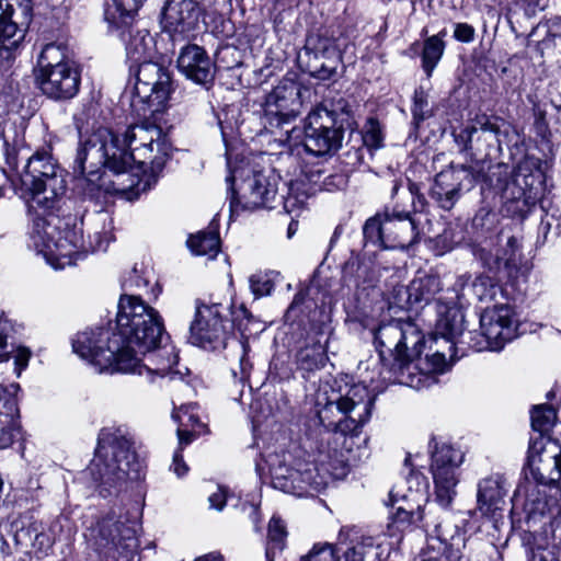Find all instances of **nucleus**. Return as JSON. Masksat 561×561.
<instances>
[{
  "mask_svg": "<svg viewBox=\"0 0 561 561\" xmlns=\"http://www.w3.org/2000/svg\"><path fill=\"white\" fill-rule=\"evenodd\" d=\"M161 336L158 310L139 296L122 295L116 314V331L87 330L73 340V352L99 373H128L138 366L130 344L140 351L153 347Z\"/></svg>",
  "mask_w": 561,
  "mask_h": 561,
  "instance_id": "f257e3e1",
  "label": "nucleus"
},
{
  "mask_svg": "<svg viewBox=\"0 0 561 561\" xmlns=\"http://www.w3.org/2000/svg\"><path fill=\"white\" fill-rule=\"evenodd\" d=\"M375 394L364 383H350L345 379H333L320 385L316 394L317 415L320 423L333 432L334 448L342 455L350 451L348 440L357 437L371 417Z\"/></svg>",
  "mask_w": 561,
  "mask_h": 561,
  "instance_id": "f03ea898",
  "label": "nucleus"
},
{
  "mask_svg": "<svg viewBox=\"0 0 561 561\" xmlns=\"http://www.w3.org/2000/svg\"><path fill=\"white\" fill-rule=\"evenodd\" d=\"M31 240L47 263L58 270L72 265L81 253L105 251L113 236L110 230L95 231L84 240L81 229L71 228L49 214L33 220Z\"/></svg>",
  "mask_w": 561,
  "mask_h": 561,
  "instance_id": "7ed1b4c3",
  "label": "nucleus"
},
{
  "mask_svg": "<svg viewBox=\"0 0 561 561\" xmlns=\"http://www.w3.org/2000/svg\"><path fill=\"white\" fill-rule=\"evenodd\" d=\"M141 465L130 433L123 427H105L98 437L95 456L87 473L91 476L100 493L111 494L127 480L140 477Z\"/></svg>",
  "mask_w": 561,
  "mask_h": 561,
  "instance_id": "20e7f679",
  "label": "nucleus"
},
{
  "mask_svg": "<svg viewBox=\"0 0 561 561\" xmlns=\"http://www.w3.org/2000/svg\"><path fill=\"white\" fill-rule=\"evenodd\" d=\"M165 136L156 125L129 126L121 140L110 128L98 127L88 135V153L92 164L110 163L115 174L126 173L136 159L152 158L148 147Z\"/></svg>",
  "mask_w": 561,
  "mask_h": 561,
  "instance_id": "39448f33",
  "label": "nucleus"
},
{
  "mask_svg": "<svg viewBox=\"0 0 561 561\" xmlns=\"http://www.w3.org/2000/svg\"><path fill=\"white\" fill-rule=\"evenodd\" d=\"M375 343L381 360L393 358L391 380L411 388H420L422 374L413 373V362L422 354L424 334L412 321L396 320L382 324L375 333Z\"/></svg>",
  "mask_w": 561,
  "mask_h": 561,
  "instance_id": "423d86ee",
  "label": "nucleus"
},
{
  "mask_svg": "<svg viewBox=\"0 0 561 561\" xmlns=\"http://www.w3.org/2000/svg\"><path fill=\"white\" fill-rule=\"evenodd\" d=\"M66 174L48 152H36L28 158L24 171L13 182L15 193L36 213L58 207L66 192Z\"/></svg>",
  "mask_w": 561,
  "mask_h": 561,
  "instance_id": "0eeeda50",
  "label": "nucleus"
},
{
  "mask_svg": "<svg viewBox=\"0 0 561 561\" xmlns=\"http://www.w3.org/2000/svg\"><path fill=\"white\" fill-rule=\"evenodd\" d=\"M36 83L44 95L55 101L75 98L80 88V71L69 58L64 43L46 44L38 56Z\"/></svg>",
  "mask_w": 561,
  "mask_h": 561,
  "instance_id": "6e6552de",
  "label": "nucleus"
},
{
  "mask_svg": "<svg viewBox=\"0 0 561 561\" xmlns=\"http://www.w3.org/2000/svg\"><path fill=\"white\" fill-rule=\"evenodd\" d=\"M264 463L271 477L273 488L296 496L311 495L318 492L324 480L310 462L295 460L285 450L267 453Z\"/></svg>",
  "mask_w": 561,
  "mask_h": 561,
  "instance_id": "1a4fd4ad",
  "label": "nucleus"
},
{
  "mask_svg": "<svg viewBox=\"0 0 561 561\" xmlns=\"http://www.w3.org/2000/svg\"><path fill=\"white\" fill-rule=\"evenodd\" d=\"M416 221L409 213L385 211L366 221L365 239L383 249H404L419 239Z\"/></svg>",
  "mask_w": 561,
  "mask_h": 561,
  "instance_id": "9d476101",
  "label": "nucleus"
},
{
  "mask_svg": "<svg viewBox=\"0 0 561 561\" xmlns=\"http://www.w3.org/2000/svg\"><path fill=\"white\" fill-rule=\"evenodd\" d=\"M88 135L81 140L78 149L75 173L76 186L81 190L82 193L89 197L98 196V192L101 190L116 193L126 194L129 198V194L138 195L140 191H145L146 186L139 187L141 184L140 180H136L126 173H121V178L116 174L117 181L112 182V186H107L105 183L104 174L101 173V169L106 168L110 171H115L110 167V163H103L100 165L92 164V160L88 153Z\"/></svg>",
  "mask_w": 561,
  "mask_h": 561,
  "instance_id": "9b49d317",
  "label": "nucleus"
},
{
  "mask_svg": "<svg viewBox=\"0 0 561 561\" xmlns=\"http://www.w3.org/2000/svg\"><path fill=\"white\" fill-rule=\"evenodd\" d=\"M225 308L221 304L196 301L194 319L190 325L188 342L207 351H216L226 346L227 322Z\"/></svg>",
  "mask_w": 561,
  "mask_h": 561,
  "instance_id": "f8f14e48",
  "label": "nucleus"
},
{
  "mask_svg": "<svg viewBox=\"0 0 561 561\" xmlns=\"http://www.w3.org/2000/svg\"><path fill=\"white\" fill-rule=\"evenodd\" d=\"M306 89L297 81L285 78L265 96L263 117L271 127H282L301 112Z\"/></svg>",
  "mask_w": 561,
  "mask_h": 561,
  "instance_id": "ddd939ff",
  "label": "nucleus"
},
{
  "mask_svg": "<svg viewBox=\"0 0 561 561\" xmlns=\"http://www.w3.org/2000/svg\"><path fill=\"white\" fill-rule=\"evenodd\" d=\"M280 178L274 171L255 172L244 179L238 191L232 188L230 208L232 213L240 209H255L259 207H273L278 193Z\"/></svg>",
  "mask_w": 561,
  "mask_h": 561,
  "instance_id": "4468645a",
  "label": "nucleus"
},
{
  "mask_svg": "<svg viewBox=\"0 0 561 561\" xmlns=\"http://www.w3.org/2000/svg\"><path fill=\"white\" fill-rule=\"evenodd\" d=\"M335 115L323 106L313 108L305 119V141L307 151L322 156L335 151L342 144L343 134L335 127Z\"/></svg>",
  "mask_w": 561,
  "mask_h": 561,
  "instance_id": "2eb2a0df",
  "label": "nucleus"
},
{
  "mask_svg": "<svg viewBox=\"0 0 561 561\" xmlns=\"http://www.w3.org/2000/svg\"><path fill=\"white\" fill-rule=\"evenodd\" d=\"M171 78L160 64L142 61L138 66L135 82L136 98L153 113L161 112L170 96Z\"/></svg>",
  "mask_w": 561,
  "mask_h": 561,
  "instance_id": "dca6fc26",
  "label": "nucleus"
},
{
  "mask_svg": "<svg viewBox=\"0 0 561 561\" xmlns=\"http://www.w3.org/2000/svg\"><path fill=\"white\" fill-rule=\"evenodd\" d=\"M463 461V454L450 445L437 446L432 455L431 470L435 483L436 501L447 507L456 495L458 469Z\"/></svg>",
  "mask_w": 561,
  "mask_h": 561,
  "instance_id": "f3484780",
  "label": "nucleus"
},
{
  "mask_svg": "<svg viewBox=\"0 0 561 561\" xmlns=\"http://www.w3.org/2000/svg\"><path fill=\"white\" fill-rule=\"evenodd\" d=\"M481 333L491 351H501L517 336L518 319L510 305L488 307L480 316Z\"/></svg>",
  "mask_w": 561,
  "mask_h": 561,
  "instance_id": "a211bd4d",
  "label": "nucleus"
},
{
  "mask_svg": "<svg viewBox=\"0 0 561 561\" xmlns=\"http://www.w3.org/2000/svg\"><path fill=\"white\" fill-rule=\"evenodd\" d=\"M415 482L416 488L408 486L405 483L397 484L390 491V504L396 508L394 518L397 523L417 524L423 520L422 507L427 503V483L422 474L413 473L407 483Z\"/></svg>",
  "mask_w": 561,
  "mask_h": 561,
  "instance_id": "6ab92c4d",
  "label": "nucleus"
},
{
  "mask_svg": "<svg viewBox=\"0 0 561 561\" xmlns=\"http://www.w3.org/2000/svg\"><path fill=\"white\" fill-rule=\"evenodd\" d=\"M158 317L161 323L159 341H157L153 347L146 351H140L135 344H130V353L137 357L138 366L127 374H147L150 380H153L154 376H165L178 364V355L174 352V347L164 343V341L169 340V336L165 333L163 319L159 312Z\"/></svg>",
  "mask_w": 561,
  "mask_h": 561,
  "instance_id": "aec40b11",
  "label": "nucleus"
},
{
  "mask_svg": "<svg viewBox=\"0 0 561 561\" xmlns=\"http://www.w3.org/2000/svg\"><path fill=\"white\" fill-rule=\"evenodd\" d=\"M30 0H0V48L18 47L31 22Z\"/></svg>",
  "mask_w": 561,
  "mask_h": 561,
  "instance_id": "412c9836",
  "label": "nucleus"
},
{
  "mask_svg": "<svg viewBox=\"0 0 561 561\" xmlns=\"http://www.w3.org/2000/svg\"><path fill=\"white\" fill-rule=\"evenodd\" d=\"M201 8L195 0H167L161 13V25L174 39L185 38L197 28Z\"/></svg>",
  "mask_w": 561,
  "mask_h": 561,
  "instance_id": "4be33fe9",
  "label": "nucleus"
},
{
  "mask_svg": "<svg viewBox=\"0 0 561 561\" xmlns=\"http://www.w3.org/2000/svg\"><path fill=\"white\" fill-rule=\"evenodd\" d=\"M465 182L472 184L471 171L465 165L450 167L436 175L431 196L440 208L450 210L458 202Z\"/></svg>",
  "mask_w": 561,
  "mask_h": 561,
  "instance_id": "5701e85b",
  "label": "nucleus"
},
{
  "mask_svg": "<svg viewBox=\"0 0 561 561\" xmlns=\"http://www.w3.org/2000/svg\"><path fill=\"white\" fill-rule=\"evenodd\" d=\"M459 295L439 297L437 304V321L435 325L436 334L440 335L446 342H453L462 334L465 330V317L460 308L454 301Z\"/></svg>",
  "mask_w": 561,
  "mask_h": 561,
  "instance_id": "b1692460",
  "label": "nucleus"
},
{
  "mask_svg": "<svg viewBox=\"0 0 561 561\" xmlns=\"http://www.w3.org/2000/svg\"><path fill=\"white\" fill-rule=\"evenodd\" d=\"M178 68L185 77L197 83H205L213 77V64L206 51L197 45L182 49L178 58Z\"/></svg>",
  "mask_w": 561,
  "mask_h": 561,
  "instance_id": "393cba45",
  "label": "nucleus"
},
{
  "mask_svg": "<svg viewBox=\"0 0 561 561\" xmlns=\"http://www.w3.org/2000/svg\"><path fill=\"white\" fill-rule=\"evenodd\" d=\"M501 476H493L483 479L478 485V510L482 515H492L501 508L505 496V490Z\"/></svg>",
  "mask_w": 561,
  "mask_h": 561,
  "instance_id": "a878e982",
  "label": "nucleus"
},
{
  "mask_svg": "<svg viewBox=\"0 0 561 561\" xmlns=\"http://www.w3.org/2000/svg\"><path fill=\"white\" fill-rule=\"evenodd\" d=\"M442 289V283L436 275L415 277L407 288L408 302L411 306L428 304Z\"/></svg>",
  "mask_w": 561,
  "mask_h": 561,
  "instance_id": "bb28decb",
  "label": "nucleus"
},
{
  "mask_svg": "<svg viewBox=\"0 0 561 561\" xmlns=\"http://www.w3.org/2000/svg\"><path fill=\"white\" fill-rule=\"evenodd\" d=\"M547 485L558 486L559 482L556 479H547L546 484L536 482V485H531L530 482H528L527 485L519 486V492L523 488L526 489V506L533 514L545 515L550 513L552 507L557 504L556 500L547 495Z\"/></svg>",
  "mask_w": 561,
  "mask_h": 561,
  "instance_id": "cd10ccee",
  "label": "nucleus"
},
{
  "mask_svg": "<svg viewBox=\"0 0 561 561\" xmlns=\"http://www.w3.org/2000/svg\"><path fill=\"white\" fill-rule=\"evenodd\" d=\"M341 53L334 43L329 39H320L317 46L316 59L320 61L319 67H314V72L321 78L332 76L341 62Z\"/></svg>",
  "mask_w": 561,
  "mask_h": 561,
  "instance_id": "c85d7f7f",
  "label": "nucleus"
},
{
  "mask_svg": "<svg viewBox=\"0 0 561 561\" xmlns=\"http://www.w3.org/2000/svg\"><path fill=\"white\" fill-rule=\"evenodd\" d=\"M382 554L381 542L364 536L344 553V561H381Z\"/></svg>",
  "mask_w": 561,
  "mask_h": 561,
  "instance_id": "c756f323",
  "label": "nucleus"
},
{
  "mask_svg": "<svg viewBox=\"0 0 561 561\" xmlns=\"http://www.w3.org/2000/svg\"><path fill=\"white\" fill-rule=\"evenodd\" d=\"M113 5L105 12L106 21L116 26L124 27L130 24L135 14L145 0H112Z\"/></svg>",
  "mask_w": 561,
  "mask_h": 561,
  "instance_id": "7c9ffc66",
  "label": "nucleus"
},
{
  "mask_svg": "<svg viewBox=\"0 0 561 561\" xmlns=\"http://www.w3.org/2000/svg\"><path fill=\"white\" fill-rule=\"evenodd\" d=\"M151 149L152 158L136 159L133 163H137L141 168H149L152 173L160 172L171 157L172 147L167 136L157 140L153 146L148 147Z\"/></svg>",
  "mask_w": 561,
  "mask_h": 561,
  "instance_id": "2f4dec72",
  "label": "nucleus"
},
{
  "mask_svg": "<svg viewBox=\"0 0 561 561\" xmlns=\"http://www.w3.org/2000/svg\"><path fill=\"white\" fill-rule=\"evenodd\" d=\"M153 50V38L146 31H137L130 35V38L126 45L127 57L134 61L139 62L147 61L146 58L150 57Z\"/></svg>",
  "mask_w": 561,
  "mask_h": 561,
  "instance_id": "473e14b6",
  "label": "nucleus"
},
{
  "mask_svg": "<svg viewBox=\"0 0 561 561\" xmlns=\"http://www.w3.org/2000/svg\"><path fill=\"white\" fill-rule=\"evenodd\" d=\"M187 245L195 255L215 257L220 248L219 234L216 231H201L188 238Z\"/></svg>",
  "mask_w": 561,
  "mask_h": 561,
  "instance_id": "72a5a7b5",
  "label": "nucleus"
},
{
  "mask_svg": "<svg viewBox=\"0 0 561 561\" xmlns=\"http://www.w3.org/2000/svg\"><path fill=\"white\" fill-rule=\"evenodd\" d=\"M458 553L445 540L434 537L428 539L426 551L415 561H457Z\"/></svg>",
  "mask_w": 561,
  "mask_h": 561,
  "instance_id": "f704fd0d",
  "label": "nucleus"
},
{
  "mask_svg": "<svg viewBox=\"0 0 561 561\" xmlns=\"http://www.w3.org/2000/svg\"><path fill=\"white\" fill-rule=\"evenodd\" d=\"M479 301H491L501 290L499 284L488 275L477 276L466 288Z\"/></svg>",
  "mask_w": 561,
  "mask_h": 561,
  "instance_id": "c9c22d12",
  "label": "nucleus"
},
{
  "mask_svg": "<svg viewBox=\"0 0 561 561\" xmlns=\"http://www.w3.org/2000/svg\"><path fill=\"white\" fill-rule=\"evenodd\" d=\"M287 531L284 522L278 517H273L268 524L267 561H274L275 552L284 549Z\"/></svg>",
  "mask_w": 561,
  "mask_h": 561,
  "instance_id": "e433bc0d",
  "label": "nucleus"
},
{
  "mask_svg": "<svg viewBox=\"0 0 561 561\" xmlns=\"http://www.w3.org/2000/svg\"><path fill=\"white\" fill-rule=\"evenodd\" d=\"M327 355L321 345H314L301 350L297 355L299 369L304 371H313L325 365Z\"/></svg>",
  "mask_w": 561,
  "mask_h": 561,
  "instance_id": "4c0bfd02",
  "label": "nucleus"
},
{
  "mask_svg": "<svg viewBox=\"0 0 561 561\" xmlns=\"http://www.w3.org/2000/svg\"><path fill=\"white\" fill-rule=\"evenodd\" d=\"M416 360L419 362H413L412 371L422 374V380L426 374L443 373L447 367L446 355L439 351H435L431 355L427 354L424 359L419 357Z\"/></svg>",
  "mask_w": 561,
  "mask_h": 561,
  "instance_id": "58836bf2",
  "label": "nucleus"
},
{
  "mask_svg": "<svg viewBox=\"0 0 561 561\" xmlns=\"http://www.w3.org/2000/svg\"><path fill=\"white\" fill-rule=\"evenodd\" d=\"M444 42L438 36L428 37L423 48V67L430 76L444 53Z\"/></svg>",
  "mask_w": 561,
  "mask_h": 561,
  "instance_id": "ea45409f",
  "label": "nucleus"
},
{
  "mask_svg": "<svg viewBox=\"0 0 561 561\" xmlns=\"http://www.w3.org/2000/svg\"><path fill=\"white\" fill-rule=\"evenodd\" d=\"M557 420L556 410L549 404L536 405L531 411V426L540 433L548 432Z\"/></svg>",
  "mask_w": 561,
  "mask_h": 561,
  "instance_id": "a19ab883",
  "label": "nucleus"
},
{
  "mask_svg": "<svg viewBox=\"0 0 561 561\" xmlns=\"http://www.w3.org/2000/svg\"><path fill=\"white\" fill-rule=\"evenodd\" d=\"M309 195L302 191V183L291 182L288 187L287 196L284 197V208L288 214H296L301 210L307 203Z\"/></svg>",
  "mask_w": 561,
  "mask_h": 561,
  "instance_id": "79ce46f5",
  "label": "nucleus"
},
{
  "mask_svg": "<svg viewBox=\"0 0 561 561\" xmlns=\"http://www.w3.org/2000/svg\"><path fill=\"white\" fill-rule=\"evenodd\" d=\"M432 115L433 111L430 107L427 94L422 89L415 90L412 105L413 124L417 128L422 122Z\"/></svg>",
  "mask_w": 561,
  "mask_h": 561,
  "instance_id": "37998d69",
  "label": "nucleus"
},
{
  "mask_svg": "<svg viewBox=\"0 0 561 561\" xmlns=\"http://www.w3.org/2000/svg\"><path fill=\"white\" fill-rule=\"evenodd\" d=\"M543 450V453H547V449L542 446L541 442H535L528 451V467H529V473L530 478L540 484L547 483V477L541 471L539 463L542 461L540 457V451Z\"/></svg>",
  "mask_w": 561,
  "mask_h": 561,
  "instance_id": "c03bdc74",
  "label": "nucleus"
},
{
  "mask_svg": "<svg viewBox=\"0 0 561 561\" xmlns=\"http://www.w3.org/2000/svg\"><path fill=\"white\" fill-rule=\"evenodd\" d=\"M195 411L196 405L194 404L181 405L179 409H174L172 417L181 427L197 430V427H202L203 425Z\"/></svg>",
  "mask_w": 561,
  "mask_h": 561,
  "instance_id": "a18cd8bd",
  "label": "nucleus"
},
{
  "mask_svg": "<svg viewBox=\"0 0 561 561\" xmlns=\"http://www.w3.org/2000/svg\"><path fill=\"white\" fill-rule=\"evenodd\" d=\"M382 134L379 123L369 118L365 125L363 133L364 145L369 149H379L382 146Z\"/></svg>",
  "mask_w": 561,
  "mask_h": 561,
  "instance_id": "49530a36",
  "label": "nucleus"
},
{
  "mask_svg": "<svg viewBox=\"0 0 561 561\" xmlns=\"http://www.w3.org/2000/svg\"><path fill=\"white\" fill-rule=\"evenodd\" d=\"M300 561H340L334 547L330 543H317Z\"/></svg>",
  "mask_w": 561,
  "mask_h": 561,
  "instance_id": "de8ad7c7",
  "label": "nucleus"
},
{
  "mask_svg": "<svg viewBox=\"0 0 561 561\" xmlns=\"http://www.w3.org/2000/svg\"><path fill=\"white\" fill-rule=\"evenodd\" d=\"M250 288L255 296L262 297L271 294L273 283L266 276L255 274L250 277Z\"/></svg>",
  "mask_w": 561,
  "mask_h": 561,
  "instance_id": "09e8293b",
  "label": "nucleus"
},
{
  "mask_svg": "<svg viewBox=\"0 0 561 561\" xmlns=\"http://www.w3.org/2000/svg\"><path fill=\"white\" fill-rule=\"evenodd\" d=\"M479 131L476 121L465 126L458 134L455 135L456 142L462 147L463 150L471 149L474 135Z\"/></svg>",
  "mask_w": 561,
  "mask_h": 561,
  "instance_id": "8fccbe9b",
  "label": "nucleus"
},
{
  "mask_svg": "<svg viewBox=\"0 0 561 561\" xmlns=\"http://www.w3.org/2000/svg\"><path fill=\"white\" fill-rule=\"evenodd\" d=\"M13 431L12 421L9 420L8 415L4 416V420L0 419V449H4L12 444Z\"/></svg>",
  "mask_w": 561,
  "mask_h": 561,
  "instance_id": "3c124183",
  "label": "nucleus"
},
{
  "mask_svg": "<svg viewBox=\"0 0 561 561\" xmlns=\"http://www.w3.org/2000/svg\"><path fill=\"white\" fill-rule=\"evenodd\" d=\"M495 220V214L485 208H481L473 217L472 224L476 228L489 229Z\"/></svg>",
  "mask_w": 561,
  "mask_h": 561,
  "instance_id": "603ef678",
  "label": "nucleus"
},
{
  "mask_svg": "<svg viewBox=\"0 0 561 561\" xmlns=\"http://www.w3.org/2000/svg\"><path fill=\"white\" fill-rule=\"evenodd\" d=\"M474 28L467 23H457L455 25L454 36L457 41L470 43L474 38Z\"/></svg>",
  "mask_w": 561,
  "mask_h": 561,
  "instance_id": "864d4df0",
  "label": "nucleus"
},
{
  "mask_svg": "<svg viewBox=\"0 0 561 561\" xmlns=\"http://www.w3.org/2000/svg\"><path fill=\"white\" fill-rule=\"evenodd\" d=\"M13 358L16 376L19 377L22 370L26 368L28 364V360L31 358V351L26 347L20 346L15 350Z\"/></svg>",
  "mask_w": 561,
  "mask_h": 561,
  "instance_id": "5fc2aeb1",
  "label": "nucleus"
},
{
  "mask_svg": "<svg viewBox=\"0 0 561 561\" xmlns=\"http://www.w3.org/2000/svg\"><path fill=\"white\" fill-rule=\"evenodd\" d=\"M478 255L482 260L483 264L490 270L500 267L501 259L497 253L493 254L491 252H486L484 248H481Z\"/></svg>",
  "mask_w": 561,
  "mask_h": 561,
  "instance_id": "6e6d98bb",
  "label": "nucleus"
},
{
  "mask_svg": "<svg viewBox=\"0 0 561 561\" xmlns=\"http://www.w3.org/2000/svg\"><path fill=\"white\" fill-rule=\"evenodd\" d=\"M227 494L226 490L218 488L216 492L211 493L208 497L210 507L221 511L226 504Z\"/></svg>",
  "mask_w": 561,
  "mask_h": 561,
  "instance_id": "4d7b16f0",
  "label": "nucleus"
},
{
  "mask_svg": "<svg viewBox=\"0 0 561 561\" xmlns=\"http://www.w3.org/2000/svg\"><path fill=\"white\" fill-rule=\"evenodd\" d=\"M171 469L179 478H181L187 473L188 467L185 463V461L183 460L181 450H178L174 453Z\"/></svg>",
  "mask_w": 561,
  "mask_h": 561,
  "instance_id": "13d9d810",
  "label": "nucleus"
},
{
  "mask_svg": "<svg viewBox=\"0 0 561 561\" xmlns=\"http://www.w3.org/2000/svg\"><path fill=\"white\" fill-rule=\"evenodd\" d=\"M178 436H179V442H180V445H187L190 444L191 442H193V439L201 434V431L199 430H190L188 427H181L179 426L178 427Z\"/></svg>",
  "mask_w": 561,
  "mask_h": 561,
  "instance_id": "bf43d9fd",
  "label": "nucleus"
},
{
  "mask_svg": "<svg viewBox=\"0 0 561 561\" xmlns=\"http://www.w3.org/2000/svg\"><path fill=\"white\" fill-rule=\"evenodd\" d=\"M502 3V0H477V7L491 16L495 15L497 8H500Z\"/></svg>",
  "mask_w": 561,
  "mask_h": 561,
  "instance_id": "052dcab7",
  "label": "nucleus"
},
{
  "mask_svg": "<svg viewBox=\"0 0 561 561\" xmlns=\"http://www.w3.org/2000/svg\"><path fill=\"white\" fill-rule=\"evenodd\" d=\"M476 123L478 125L479 130L483 133H492L494 135H497L499 133V127L495 124L491 123L485 117H477Z\"/></svg>",
  "mask_w": 561,
  "mask_h": 561,
  "instance_id": "680f3d73",
  "label": "nucleus"
},
{
  "mask_svg": "<svg viewBox=\"0 0 561 561\" xmlns=\"http://www.w3.org/2000/svg\"><path fill=\"white\" fill-rule=\"evenodd\" d=\"M104 539L101 540V542L98 543V550L100 553H104L106 558H114L115 557V550H116V543L114 541H107L103 542Z\"/></svg>",
  "mask_w": 561,
  "mask_h": 561,
  "instance_id": "e2e57ef3",
  "label": "nucleus"
},
{
  "mask_svg": "<svg viewBox=\"0 0 561 561\" xmlns=\"http://www.w3.org/2000/svg\"><path fill=\"white\" fill-rule=\"evenodd\" d=\"M264 3L263 5L267 8L270 14H272L273 11L283 8L284 7V0H262Z\"/></svg>",
  "mask_w": 561,
  "mask_h": 561,
  "instance_id": "0e129e2a",
  "label": "nucleus"
},
{
  "mask_svg": "<svg viewBox=\"0 0 561 561\" xmlns=\"http://www.w3.org/2000/svg\"><path fill=\"white\" fill-rule=\"evenodd\" d=\"M549 458L553 460L554 469L561 480V450L558 454L550 455Z\"/></svg>",
  "mask_w": 561,
  "mask_h": 561,
  "instance_id": "69168bd1",
  "label": "nucleus"
},
{
  "mask_svg": "<svg viewBox=\"0 0 561 561\" xmlns=\"http://www.w3.org/2000/svg\"><path fill=\"white\" fill-rule=\"evenodd\" d=\"M5 347H7L5 337L2 334H0V362H5L9 358Z\"/></svg>",
  "mask_w": 561,
  "mask_h": 561,
  "instance_id": "338daca9",
  "label": "nucleus"
},
{
  "mask_svg": "<svg viewBox=\"0 0 561 561\" xmlns=\"http://www.w3.org/2000/svg\"><path fill=\"white\" fill-rule=\"evenodd\" d=\"M195 561H222V557L217 553H209L197 558Z\"/></svg>",
  "mask_w": 561,
  "mask_h": 561,
  "instance_id": "774afa93",
  "label": "nucleus"
}]
</instances>
